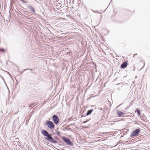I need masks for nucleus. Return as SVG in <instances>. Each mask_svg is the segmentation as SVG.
Wrapping results in <instances>:
<instances>
[{
  "instance_id": "4468645a",
  "label": "nucleus",
  "mask_w": 150,
  "mask_h": 150,
  "mask_svg": "<svg viewBox=\"0 0 150 150\" xmlns=\"http://www.w3.org/2000/svg\"><path fill=\"white\" fill-rule=\"evenodd\" d=\"M1 51H2L3 52H4V51H5L4 50V49H1Z\"/></svg>"
},
{
  "instance_id": "f257e3e1",
  "label": "nucleus",
  "mask_w": 150,
  "mask_h": 150,
  "mask_svg": "<svg viewBox=\"0 0 150 150\" xmlns=\"http://www.w3.org/2000/svg\"><path fill=\"white\" fill-rule=\"evenodd\" d=\"M45 125L50 129H52L54 127V125L51 121H47L45 123Z\"/></svg>"
},
{
  "instance_id": "20e7f679",
  "label": "nucleus",
  "mask_w": 150,
  "mask_h": 150,
  "mask_svg": "<svg viewBox=\"0 0 150 150\" xmlns=\"http://www.w3.org/2000/svg\"><path fill=\"white\" fill-rule=\"evenodd\" d=\"M53 120L56 124H57L59 122V119L58 116L56 115H54L52 116Z\"/></svg>"
},
{
  "instance_id": "6e6552de",
  "label": "nucleus",
  "mask_w": 150,
  "mask_h": 150,
  "mask_svg": "<svg viewBox=\"0 0 150 150\" xmlns=\"http://www.w3.org/2000/svg\"><path fill=\"white\" fill-rule=\"evenodd\" d=\"M93 111V109L87 111L86 116L91 114V112Z\"/></svg>"
},
{
  "instance_id": "9b49d317",
  "label": "nucleus",
  "mask_w": 150,
  "mask_h": 150,
  "mask_svg": "<svg viewBox=\"0 0 150 150\" xmlns=\"http://www.w3.org/2000/svg\"><path fill=\"white\" fill-rule=\"evenodd\" d=\"M136 112H137L138 116L139 115L141 114L139 110H137Z\"/></svg>"
},
{
  "instance_id": "2eb2a0df",
  "label": "nucleus",
  "mask_w": 150,
  "mask_h": 150,
  "mask_svg": "<svg viewBox=\"0 0 150 150\" xmlns=\"http://www.w3.org/2000/svg\"><path fill=\"white\" fill-rule=\"evenodd\" d=\"M88 121H84V122H83V123H86Z\"/></svg>"
},
{
  "instance_id": "412c9836",
  "label": "nucleus",
  "mask_w": 150,
  "mask_h": 150,
  "mask_svg": "<svg viewBox=\"0 0 150 150\" xmlns=\"http://www.w3.org/2000/svg\"><path fill=\"white\" fill-rule=\"evenodd\" d=\"M120 105H119V106H120Z\"/></svg>"
},
{
  "instance_id": "a211bd4d",
  "label": "nucleus",
  "mask_w": 150,
  "mask_h": 150,
  "mask_svg": "<svg viewBox=\"0 0 150 150\" xmlns=\"http://www.w3.org/2000/svg\"><path fill=\"white\" fill-rule=\"evenodd\" d=\"M112 1V0H111V1H110V3H111V1Z\"/></svg>"
},
{
  "instance_id": "f8f14e48",
  "label": "nucleus",
  "mask_w": 150,
  "mask_h": 150,
  "mask_svg": "<svg viewBox=\"0 0 150 150\" xmlns=\"http://www.w3.org/2000/svg\"><path fill=\"white\" fill-rule=\"evenodd\" d=\"M30 9L32 12H35L34 9L33 8L31 7L30 8Z\"/></svg>"
},
{
  "instance_id": "1a4fd4ad",
  "label": "nucleus",
  "mask_w": 150,
  "mask_h": 150,
  "mask_svg": "<svg viewBox=\"0 0 150 150\" xmlns=\"http://www.w3.org/2000/svg\"><path fill=\"white\" fill-rule=\"evenodd\" d=\"M52 138V137L50 134L48 136H47V137L46 139L48 141L50 142Z\"/></svg>"
},
{
  "instance_id": "0eeeda50",
  "label": "nucleus",
  "mask_w": 150,
  "mask_h": 150,
  "mask_svg": "<svg viewBox=\"0 0 150 150\" xmlns=\"http://www.w3.org/2000/svg\"><path fill=\"white\" fill-rule=\"evenodd\" d=\"M117 115L120 117H123L124 115V113L121 111L119 110L117 111Z\"/></svg>"
},
{
  "instance_id": "423d86ee",
  "label": "nucleus",
  "mask_w": 150,
  "mask_h": 150,
  "mask_svg": "<svg viewBox=\"0 0 150 150\" xmlns=\"http://www.w3.org/2000/svg\"><path fill=\"white\" fill-rule=\"evenodd\" d=\"M127 62H124L121 65L120 67L122 68H125L127 66Z\"/></svg>"
},
{
  "instance_id": "39448f33",
  "label": "nucleus",
  "mask_w": 150,
  "mask_h": 150,
  "mask_svg": "<svg viewBox=\"0 0 150 150\" xmlns=\"http://www.w3.org/2000/svg\"><path fill=\"white\" fill-rule=\"evenodd\" d=\"M42 134L45 136L47 137L50 134H49V133L48 132L44 130H42Z\"/></svg>"
},
{
  "instance_id": "aec40b11",
  "label": "nucleus",
  "mask_w": 150,
  "mask_h": 150,
  "mask_svg": "<svg viewBox=\"0 0 150 150\" xmlns=\"http://www.w3.org/2000/svg\"><path fill=\"white\" fill-rule=\"evenodd\" d=\"M10 76H11V75L10 74Z\"/></svg>"
},
{
  "instance_id": "6ab92c4d",
  "label": "nucleus",
  "mask_w": 150,
  "mask_h": 150,
  "mask_svg": "<svg viewBox=\"0 0 150 150\" xmlns=\"http://www.w3.org/2000/svg\"><path fill=\"white\" fill-rule=\"evenodd\" d=\"M137 55V54H135L134 55Z\"/></svg>"
},
{
  "instance_id": "ddd939ff",
  "label": "nucleus",
  "mask_w": 150,
  "mask_h": 150,
  "mask_svg": "<svg viewBox=\"0 0 150 150\" xmlns=\"http://www.w3.org/2000/svg\"><path fill=\"white\" fill-rule=\"evenodd\" d=\"M34 103H32L30 105H29L30 107H31L33 105H34Z\"/></svg>"
},
{
  "instance_id": "f03ea898",
  "label": "nucleus",
  "mask_w": 150,
  "mask_h": 150,
  "mask_svg": "<svg viewBox=\"0 0 150 150\" xmlns=\"http://www.w3.org/2000/svg\"><path fill=\"white\" fill-rule=\"evenodd\" d=\"M62 139L67 144L71 146H73V144L71 142L68 138H67L65 137H63Z\"/></svg>"
},
{
  "instance_id": "f3484780",
  "label": "nucleus",
  "mask_w": 150,
  "mask_h": 150,
  "mask_svg": "<svg viewBox=\"0 0 150 150\" xmlns=\"http://www.w3.org/2000/svg\"><path fill=\"white\" fill-rule=\"evenodd\" d=\"M24 69V71H25V70H27V69Z\"/></svg>"
},
{
  "instance_id": "9d476101",
  "label": "nucleus",
  "mask_w": 150,
  "mask_h": 150,
  "mask_svg": "<svg viewBox=\"0 0 150 150\" xmlns=\"http://www.w3.org/2000/svg\"><path fill=\"white\" fill-rule=\"evenodd\" d=\"M50 142L53 143H56L57 142L53 138L51 139V140L50 141Z\"/></svg>"
},
{
  "instance_id": "dca6fc26",
  "label": "nucleus",
  "mask_w": 150,
  "mask_h": 150,
  "mask_svg": "<svg viewBox=\"0 0 150 150\" xmlns=\"http://www.w3.org/2000/svg\"><path fill=\"white\" fill-rule=\"evenodd\" d=\"M145 63H144V66H143V67H142V68H143V67H144V65H145Z\"/></svg>"
},
{
  "instance_id": "7ed1b4c3",
  "label": "nucleus",
  "mask_w": 150,
  "mask_h": 150,
  "mask_svg": "<svg viewBox=\"0 0 150 150\" xmlns=\"http://www.w3.org/2000/svg\"><path fill=\"white\" fill-rule=\"evenodd\" d=\"M140 132V129H137L133 131L130 135L131 137H134L137 136Z\"/></svg>"
}]
</instances>
